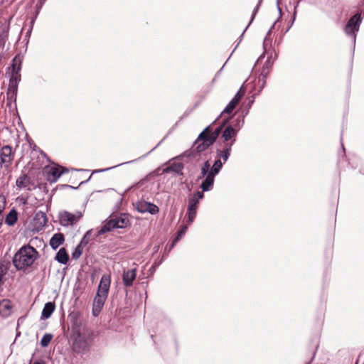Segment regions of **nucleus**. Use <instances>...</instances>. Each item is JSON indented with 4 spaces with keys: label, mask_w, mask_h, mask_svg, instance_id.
Returning a JSON list of instances; mask_svg holds the SVG:
<instances>
[{
    "label": "nucleus",
    "mask_w": 364,
    "mask_h": 364,
    "mask_svg": "<svg viewBox=\"0 0 364 364\" xmlns=\"http://www.w3.org/2000/svg\"><path fill=\"white\" fill-rule=\"evenodd\" d=\"M361 21L360 14H356L349 19L345 26V33L347 36L352 37L354 43H355L356 33L359 31Z\"/></svg>",
    "instance_id": "9"
},
{
    "label": "nucleus",
    "mask_w": 364,
    "mask_h": 364,
    "mask_svg": "<svg viewBox=\"0 0 364 364\" xmlns=\"http://www.w3.org/2000/svg\"><path fill=\"white\" fill-rule=\"evenodd\" d=\"M65 241V237L63 233H55L50 240V245L53 250H56Z\"/></svg>",
    "instance_id": "21"
},
{
    "label": "nucleus",
    "mask_w": 364,
    "mask_h": 364,
    "mask_svg": "<svg viewBox=\"0 0 364 364\" xmlns=\"http://www.w3.org/2000/svg\"><path fill=\"white\" fill-rule=\"evenodd\" d=\"M15 152L9 145H5L0 149V166L8 170L12 165Z\"/></svg>",
    "instance_id": "8"
},
{
    "label": "nucleus",
    "mask_w": 364,
    "mask_h": 364,
    "mask_svg": "<svg viewBox=\"0 0 364 364\" xmlns=\"http://www.w3.org/2000/svg\"><path fill=\"white\" fill-rule=\"evenodd\" d=\"M40 151V153H41V154H43L44 156H46V154H45L42 151Z\"/></svg>",
    "instance_id": "44"
},
{
    "label": "nucleus",
    "mask_w": 364,
    "mask_h": 364,
    "mask_svg": "<svg viewBox=\"0 0 364 364\" xmlns=\"http://www.w3.org/2000/svg\"><path fill=\"white\" fill-rule=\"evenodd\" d=\"M22 57L20 55H17L14 57L12 60V70H21V69Z\"/></svg>",
    "instance_id": "29"
},
{
    "label": "nucleus",
    "mask_w": 364,
    "mask_h": 364,
    "mask_svg": "<svg viewBox=\"0 0 364 364\" xmlns=\"http://www.w3.org/2000/svg\"><path fill=\"white\" fill-rule=\"evenodd\" d=\"M1 285H2V284H1V282H0V287H1Z\"/></svg>",
    "instance_id": "46"
},
{
    "label": "nucleus",
    "mask_w": 364,
    "mask_h": 364,
    "mask_svg": "<svg viewBox=\"0 0 364 364\" xmlns=\"http://www.w3.org/2000/svg\"><path fill=\"white\" fill-rule=\"evenodd\" d=\"M33 364H46V362L43 360L35 361Z\"/></svg>",
    "instance_id": "39"
},
{
    "label": "nucleus",
    "mask_w": 364,
    "mask_h": 364,
    "mask_svg": "<svg viewBox=\"0 0 364 364\" xmlns=\"http://www.w3.org/2000/svg\"><path fill=\"white\" fill-rule=\"evenodd\" d=\"M110 168H102V169H98V170H94V171L92 172V173H91V175L90 176V177H89L87 179L85 180V181H82L78 184V186H73L67 185V184H59V185H58V186H57L56 189H59V190H63V189H64V188L77 189V188H78V187H79L80 186H81L82 184H83V183H85L87 182V181L91 178V177H92V174H94V173H99V172L106 171H107V170H109Z\"/></svg>",
    "instance_id": "20"
},
{
    "label": "nucleus",
    "mask_w": 364,
    "mask_h": 364,
    "mask_svg": "<svg viewBox=\"0 0 364 364\" xmlns=\"http://www.w3.org/2000/svg\"><path fill=\"white\" fill-rule=\"evenodd\" d=\"M182 236V226H180L177 230L176 237L173 240L170 245H167L165 247V252H169L180 240Z\"/></svg>",
    "instance_id": "26"
},
{
    "label": "nucleus",
    "mask_w": 364,
    "mask_h": 364,
    "mask_svg": "<svg viewBox=\"0 0 364 364\" xmlns=\"http://www.w3.org/2000/svg\"><path fill=\"white\" fill-rule=\"evenodd\" d=\"M6 273V269L4 265H0V282L3 284V277Z\"/></svg>",
    "instance_id": "37"
},
{
    "label": "nucleus",
    "mask_w": 364,
    "mask_h": 364,
    "mask_svg": "<svg viewBox=\"0 0 364 364\" xmlns=\"http://www.w3.org/2000/svg\"><path fill=\"white\" fill-rule=\"evenodd\" d=\"M13 305L11 301L7 299L0 301V315L7 318L12 314Z\"/></svg>",
    "instance_id": "18"
},
{
    "label": "nucleus",
    "mask_w": 364,
    "mask_h": 364,
    "mask_svg": "<svg viewBox=\"0 0 364 364\" xmlns=\"http://www.w3.org/2000/svg\"><path fill=\"white\" fill-rule=\"evenodd\" d=\"M53 336L50 333H46L41 341V346L42 347H47L50 343Z\"/></svg>",
    "instance_id": "31"
},
{
    "label": "nucleus",
    "mask_w": 364,
    "mask_h": 364,
    "mask_svg": "<svg viewBox=\"0 0 364 364\" xmlns=\"http://www.w3.org/2000/svg\"><path fill=\"white\" fill-rule=\"evenodd\" d=\"M46 1V0H38L37 4H36V6L37 8L39 9H41L43 5L45 4V2Z\"/></svg>",
    "instance_id": "38"
},
{
    "label": "nucleus",
    "mask_w": 364,
    "mask_h": 364,
    "mask_svg": "<svg viewBox=\"0 0 364 364\" xmlns=\"http://www.w3.org/2000/svg\"><path fill=\"white\" fill-rule=\"evenodd\" d=\"M55 309V305L54 302H47L42 311L41 313V318L47 319L48 318Z\"/></svg>",
    "instance_id": "22"
},
{
    "label": "nucleus",
    "mask_w": 364,
    "mask_h": 364,
    "mask_svg": "<svg viewBox=\"0 0 364 364\" xmlns=\"http://www.w3.org/2000/svg\"><path fill=\"white\" fill-rule=\"evenodd\" d=\"M186 229H187V226L183 225V235L185 234V232H186Z\"/></svg>",
    "instance_id": "41"
},
{
    "label": "nucleus",
    "mask_w": 364,
    "mask_h": 364,
    "mask_svg": "<svg viewBox=\"0 0 364 364\" xmlns=\"http://www.w3.org/2000/svg\"><path fill=\"white\" fill-rule=\"evenodd\" d=\"M233 141H230L227 144L223 151H220L218 156L223 159L215 160L213 166L210 167V164L208 160L205 161L200 168V175L198 179L204 178L200 184L202 191H196L188 199V223H192L196 216V210L199 200L204 197L203 191H208L212 189L215 181V176L220 172L230 156Z\"/></svg>",
    "instance_id": "1"
},
{
    "label": "nucleus",
    "mask_w": 364,
    "mask_h": 364,
    "mask_svg": "<svg viewBox=\"0 0 364 364\" xmlns=\"http://www.w3.org/2000/svg\"><path fill=\"white\" fill-rule=\"evenodd\" d=\"M245 90L242 86L239 90L237 92L234 97L230 100V102L225 107L222 113L220 114V117H222V115L224 114H230L234 110L237 105L239 103L242 97L245 95Z\"/></svg>",
    "instance_id": "14"
},
{
    "label": "nucleus",
    "mask_w": 364,
    "mask_h": 364,
    "mask_svg": "<svg viewBox=\"0 0 364 364\" xmlns=\"http://www.w3.org/2000/svg\"><path fill=\"white\" fill-rule=\"evenodd\" d=\"M136 277V269H124L122 274L123 284L126 287H130Z\"/></svg>",
    "instance_id": "16"
},
{
    "label": "nucleus",
    "mask_w": 364,
    "mask_h": 364,
    "mask_svg": "<svg viewBox=\"0 0 364 364\" xmlns=\"http://www.w3.org/2000/svg\"><path fill=\"white\" fill-rule=\"evenodd\" d=\"M55 259L59 263L66 264L69 260V255L65 247H61L57 252Z\"/></svg>",
    "instance_id": "23"
},
{
    "label": "nucleus",
    "mask_w": 364,
    "mask_h": 364,
    "mask_svg": "<svg viewBox=\"0 0 364 364\" xmlns=\"http://www.w3.org/2000/svg\"><path fill=\"white\" fill-rule=\"evenodd\" d=\"M68 168L57 164L47 166L43 169V173L47 180L50 183L56 182L62 174L68 173Z\"/></svg>",
    "instance_id": "7"
},
{
    "label": "nucleus",
    "mask_w": 364,
    "mask_h": 364,
    "mask_svg": "<svg viewBox=\"0 0 364 364\" xmlns=\"http://www.w3.org/2000/svg\"><path fill=\"white\" fill-rule=\"evenodd\" d=\"M149 205V202H146L145 200L138 201L136 203V209L137 210L138 212L144 213H146V209Z\"/></svg>",
    "instance_id": "28"
},
{
    "label": "nucleus",
    "mask_w": 364,
    "mask_h": 364,
    "mask_svg": "<svg viewBox=\"0 0 364 364\" xmlns=\"http://www.w3.org/2000/svg\"><path fill=\"white\" fill-rule=\"evenodd\" d=\"M72 171H83L82 169L71 168Z\"/></svg>",
    "instance_id": "43"
},
{
    "label": "nucleus",
    "mask_w": 364,
    "mask_h": 364,
    "mask_svg": "<svg viewBox=\"0 0 364 364\" xmlns=\"http://www.w3.org/2000/svg\"><path fill=\"white\" fill-rule=\"evenodd\" d=\"M159 212V208L157 205L150 203V205L146 209V213H149L151 215L157 214Z\"/></svg>",
    "instance_id": "34"
},
{
    "label": "nucleus",
    "mask_w": 364,
    "mask_h": 364,
    "mask_svg": "<svg viewBox=\"0 0 364 364\" xmlns=\"http://www.w3.org/2000/svg\"><path fill=\"white\" fill-rule=\"evenodd\" d=\"M130 225L131 223L127 214L121 213L119 215H110L109 218L104 222L102 227L97 231V235H103L115 228L122 229Z\"/></svg>",
    "instance_id": "5"
},
{
    "label": "nucleus",
    "mask_w": 364,
    "mask_h": 364,
    "mask_svg": "<svg viewBox=\"0 0 364 364\" xmlns=\"http://www.w3.org/2000/svg\"><path fill=\"white\" fill-rule=\"evenodd\" d=\"M48 218L46 214L43 211H38L35 214L32 221L33 230L39 232L46 225Z\"/></svg>",
    "instance_id": "15"
},
{
    "label": "nucleus",
    "mask_w": 364,
    "mask_h": 364,
    "mask_svg": "<svg viewBox=\"0 0 364 364\" xmlns=\"http://www.w3.org/2000/svg\"><path fill=\"white\" fill-rule=\"evenodd\" d=\"M154 173L157 175L162 173H172L173 176H181L182 175V162L177 161L171 160L167 163L166 167L161 168H157Z\"/></svg>",
    "instance_id": "11"
},
{
    "label": "nucleus",
    "mask_w": 364,
    "mask_h": 364,
    "mask_svg": "<svg viewBox=\"0 0 364 364\" xmlns=\"http://www.w3.org/2000/svg\"><path fill=\"white\" fill-rule=\"evenodd\" d=\"M17 219H18L17 212H16V210L13 209L6 215V219H5V223L8 225L12 226L16 223Z\"/></svg>",
    "instance_id": "25"
},
{
    "label": "nucleus",
    "mask_w": 364,
    "mask_h": 364,
    "mask_svg": "<svg viewBox=\"0 0 364 364\" xmlns=\"http://www.w3.org/2000/svg\"><path fill=\"white\" fill-rule=\"evenodd\" d=\"M210 133V126H208L198 136L194 143L192 151H196L198 154L201 153L214 143V139L208 138V134Z\"/></svg>",
    "instance_id": "6"
},
{
    "label": "nucleus",
    "mask_w": 364,
    "mask_h": 364,
    "mask_svg": "<svg viewBox=\"0 0 364 364\" xmlns=\"http://www.w3.org/2000/svg\"><path fill=\"white\" fill-rule=\"evenodd\" d=\"M9 23L4 19L0 21V39H5L9 36Z\"/></svg>",
    "instance_id": "24"
},
{
    "label": "nucleus",
    "mask_w": 364,
    "mask_h": 364,
    "mask_svg": "<svg viewBox=\"0 0 364 364\" xmlns=\"http://www.w3.org/2000/svg\"><path fill=\"white\" fill-rule=\"evenodd\" d=\"M89 235H90V231H87L85 233V235L83 236V237L82 238L81 241L80 242V243L78 245H81L82 247L86 246L89 242V238H88Z\"/></svg>",
    "instance_id": "35"
},
{
    "label": "nucleus",
    "mask_w": 364,
    "mask_h": 364,
    "mask_svg": "<svg viewBox=\"0 0 364 364\" xmlns=\"http://www.w3.org/2000/svg\"><path fill=\"white\" fill-rule=\"evenodd\" d=\"M82 213L80 211H77L75 213H71L68 211L64 210L59 213V221L63 226L73 225L76 224L82 217Z\"/></svg>",
    "instance_id": "12"
},
{
    "label": "nucleus",
    "mask_w": 364,
    "mask_h": 364,
    "mask_svg": "<svg viewBox=\"0 0 364 364\" xmlns=\"http://www.w3.org/2000/svg\"><path fill=\"white\" fill-rule=\"evenodd\" d=\"M38 252L30 245L21 247L13 257V264L18 270H24L31 267L38 258Z\"/></svg>",
    "instance_id": "3"
},
{
    "label": "nucleus",
    "mask_w": 364,
    "mask_h": 364,
    "mask_svg": "<svg viewBox=\"0 0 364 364\" xmlns=\"http://www.w3.org/2000/svg\"><path fill=\"white\" fill-rule=\"evenodd\" d=\"M271 33V29L268 31L267 34H269Z\"/></svg>",
    "instance_id": "45"
},
{
    "label": "nucleus",
    "mask_w": 364,
    "mask_h": 364,
    "mask_svg": "<svg viewBox=\"0 0 364 364\" xmlns=\"http://www.w3.org/2000/svg\"><path fill=\"white\" fill-rule=\"evenodd\" d=\"M239 129L240 127H238L237 128H233L232 125H228L225 128L224 131L223 132L222 138L225 141L231 140V141H233L234 144Z\"/></svg>",
    "instance_id": "17"
},
{
    "label": "nucleus",
    "mask_w": 364,
    "mask_h": 364,
    "mask_svg": "<svg viewBox=\"0 0 364 364\" xmlns=\"http://www.w3.org/2000/svg\"><path fill=\"white\" fill-rule=\"evenodd\" d=\"M83 252V247L77 245L74 251L72 252V258L73 259H77L80 258Z\"/></svg>",
    "instance_id": "32"
},
{
    "label": "nucleus",
    "mask_w": 364,
    "mask_h": 364,
    "mask_svg": "<svg viewBox=\"0 0 364 364\" xmlns=\"http://www.w3.org/2000/svg\"><path fill=\"white\" fill-rule=\"evenodd\" d=\"M272 64L269 60H267L263 65L261 70L260 76L254 81V90L255 93L254 95H259L262 90L266 84V78L269 75Z\"/></svg>",
    "instance_id": "10"
},
{
    "label": "nucleus",
    "mask_w": 364,
    "mask_h": 364,
    "mask_svg": "<svg viewBox=\"0 0 364 364\" xmlns=\"http://www.w3.org/2000/svg\"><path fill=\"white\" fill-rule=\"evenodd\" d=\"M314 355L311 358V359L308 363H306V364H311L312 360H314Z\"/></svg>",
    "instance_id": "42"
},
{
    "label": "nucleus",
    "mask_w": 364,
    "mask_h": 364,
    "mask_svg": "<svg viewBox=\"0 0 364 364\" xmlns=\"http://www.w3.org/2000/svg\"><path fill=\"white\" fill-rule=\"evenodd\" d=\"M70 323L71 348L76 353H85L94 341V332L81 318L78 312H72L68 315Z\"/></svg>",
    "instance_id": "2"
},
{
    "label": "nucleus",
    "mask_w": 364,
    "mask_h": 364,
    "mask_svg": "<svg viewBox=\"0 0 364 364\" xmlns=\"http://www.w3.org/2000/svg\"><path fill=\"white\" fill-rule=\"evenodd\" d=\"M228 121V119H223L222 125L218 127L215 129L213 132H212V130L210 129V133L208 134L209 139H214V142L215 141L216 139L219 136L220 133L221 132L223 127L227 123Z\"/></svg>",
    "instance_id": "27"
},
{
    "label": "nucleus",
    "mask_w": 364,
    "mask_h": 364,
    "mask_svg": "<svg viewBox=\"0 0 364 364\" xmlns=\"http://www.w3.org/2000/svg\"><path fill=\"white\" fill-rule=\"evenodd\" d=\"M19 72L20 70H13L9 81L14 82L16 80V83H18L21 80V74Z\"/></svg>",
    "instance_id": "33"
},
{
    "label": "nucleus",
    "mask_w": 364,
    "mask_h": 364,
    "mask_svg": "<svg viewBox=\"0 0 364 364\" xmlns=\"http://www.w3.org/2000/svg\"><path fill=\"white\" fill-rule=\"evenodd\" d=\"M110 283L111 280L109 276L104 274L101 277L97 293L92 303V315L95 317L99 316L103 309L109 294Z\"/></svg>",
    "instance_id": "4"
},
{
    "label": "nucleus",
    "mask_w": 364,
    "mask_h": 364,
    "mask_svg": "<svg viewBox=\"0 0 364 364\" xmlns=\"http://www.w3.org/2000/svg\"><path fill=\"white\" fill-rule=\"evenodd\" d=\"M262 1V0H259V1L258 4H257V5L256 6V7L255 8V9H254V11H253V12H252V16H251L250 21L249 24L247 26V27L245 28V29L244 30L243 33L241 34V36H240V41L238 42V43L236 45V46H235V47H237V46H238V44L240 43V41H241V40H242V36H243V35H244V33H245V31L247 29V28L249 27V26L252 23V22L253 21V20H254V18H255V16H256V14H257V11H258V9H259V6H260V4H261Z\"/></svg>",
    "instance_id": "30"
},
{
    "label": "nucleus",
    "mask_w": 364,
    "mask_h": 364,
    "mask_svg": "<svg viewBox=\"0 0 364 364\" xmlns=\"http://www.w3.org/2000/svg\"><path fill=\"white\" fill-rule=\"evenodd\" d=\"M16 186L19 189L23 188L28 191H31L36 188L35 183L24 170L21 171L20 176L17 178Z\"/></svg>",
    "instance_id": "13"
},
{
    "label": "nucleus",
    "mask_w": 364,
    "mask_h": 364,
    "mask_svg": "<svg viewBox=\"0 0 364 364\" xmlns=\"http://www.w3.org/2000/svg\"><path fill=\"white\" fill-rule=\"evenodd\" d=\"M18 83H16V81L10 82L9 83V87L7 89L6 96L8 102H15L16 100V96L18 92Z\"/></svg>",
    "instance_id": "19"
},
{
    "label": "nucleus",
    "mask_w": 364,
    "mask_h": 364,
    "mask_svg": "<svg viewBox=\"0 0 364 364\" xmlns=\"http://www.w3.org/2000/svg\"><path fill=\"white\" fill-rule=\"evenodd\" d=\"M190 155H191L190 153H188V151L183 152V157L184 156H190Z\"/></svg>",
    "instance_id": "40"
},
{
    "label": "nucleus",
    "mask_w": 364,
    "mask_h": 364,
    "mask_svg": "<svg viewBox=\"0 0 364 364\" xmlns=\"http://www.w3.org/2000/svg\"><path fill=\"white\" fill-rule=\"evenodd\" d=\"M6 204V198L3 196H0V214H3Z\"/></svg>",
    "instance_id": "36"
}]
</instances>
